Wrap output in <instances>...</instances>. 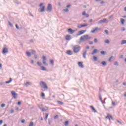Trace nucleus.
Listing matches in <instances>:
<instances>
[{
  "label": "nucleus",
  "instance_id": "nucleus-1",
  "mask_svg": "<svg viewBox=\"0 0 126 126\" xmlns=\"http://www.w3.org/2000/svg\"><path fill=\"white\" fill-rule=\"evenodd\" d=\"M90 39H91V37L89 36V35L85 34L80 37V41H87L90 40Z\"/></svg>",
  "mask_w": 126,
  "mask_h": 126
},
{
  "label": "nucleus",
  "instance_id": "nucleus-2",
  "mask_svg": "<svg viewBox=\"0 0 126 126\" xmlns=\"http://www.w3.org/2000/svg\"><path fill=\"white\" fill-rule=\"evenodd\" d=\"M80 49H81V47L79 45H76L73 46V50L75 54H77L80 51Z\"/></svg>",
  "mask_w": 126,
  "mask_h": 126
},
{
  "label": "nucleus",
  "instance_id": "nucleus-3",
  "mask_svg": "<svg viewBox=\"0 0 126 126\" xmlns=\"http://www.w3.org/2000/svg\"><path fill=\"white\" fill-rule=\"evenodd\" d=\"M39 84L41 88H43L45 90H47L48 89V86H47V84H46L45 82L41 81L40 82Z\"/></svg>",
  "mask_w": 126,
  "mask_h": 126
},
{
  "label": "nucleus",
  "instance_id": "nucleus-4",
  "mask_svg": "<svg viewBox=\"0 0 126 126\" xmlns=\"http://www.w3.org/2000/svg\"><path fill=\"white\" fill-rule=\"evenodd\" d=\"M42 60H43V63L45 66H48V63H47V58L45 56H42Z\"/></svg>",
  "mask_w": 126,
  "mask_h": 126
},
{
  "label": "nucleus",
  "instance_id": "nucleus-5",
  "mask_svg": "<svg viewBox=\"0 0 126 126\" xmlns=\"http://www.w3.org/2000/svg\"><path fill=\"white\" fill-rule=\"evenodd\" d=\"M52 9H53V7L52 6V4H49L47 6L46 11H47V12H52Z\"/></svg>",
  "mask_w": 126,
  "mask_h": 126
},
{
  "label": "nucleus",
  "instance_id": "nucleus-6",
  "mask_svg": "<svg viewBox=\"0 0 126 126\" xmlns=\"http://www.w3.org/2000/svg\"><path fill=\"white\" fill-rule=\"evenodd\" d=\"M102 23H108V20L107 19L104 18L98 22V24H102Z\"/></svg>",
  "mask_w": 126,
  "mask_h": 126
},
{
  "label": "nucleus",
  "instance_id": "nucleus-7",
  "mask_svg": "<svg viewBox=\"0 0 126 126\" xmlns=\"http://www.w3.org/2000/svg\"><path fill=\"white\" fill-rule=\"evenodd\" d=\"M67 32L69 34H73L75 32V30H72L71 28L68 29Z\"/></svg>",
  "mask_w": 126,
  "mask_h": 126
},
{
  "label": "nucleus",
  "instance_id": "nucleus-8",
  "mask_svg": "<svg viewBox=\"0 0 126 126\" xmlns=\"http://www.w3.org/2000/svg\"><path fill=\"white\" fill-rule=\"evenodd\" d=\"M86 30H81L78 32V33L77 34V36H80V35H82L85 33Z\"/></svg>",
  "mask_w": 126,
  "mask_h": 126
},
{
  "label": "nucleus",
  "instance_id": "nucleus-9",
  "mask_svg": "<svg viewBox=\"0 0 126 126\" xmlns=\"http://www.w3.org/2000/svg\"><path fill=\"white\" fill-rule=\"evenodd\" d=\"M12 96H13L14 99H17V97L16 96H17V94L16 93H15V92L14 91H12L11 92Z\"/></svg>",
  "mask_w": 126,
  "mask_h": 126
},
{
  "label": "nucleus",
  "instance_id": "nucleus-10",
  "mask_svg": "<svg viewBox=\"0 0 126 126\" xmlns=\"http://www.w3.org/2000/svg\"><path fill=\"white\" fill-rule=\"evenodd\" d=\"M106 119H108L109 121H111L112 120V121H114V118H113V116L112 115H110L109 114H107V116L105 117Z\"/></svg>",
  "mask_w": 126,
  "mask_h": 126
},
{
  "label": "nucleus",
  "instance_id": "nucleus-11",
  "mask_svg": "<svg viewBox=\"0 0 126 126\" xmlns=\"http://www.w3.org/2000/svg\"><path fill=\"white\" fill-rule=\"evenodd\" d=\"M40 110H41L42 112H46L49 110V107L45 106V108L39 107Z\"/></svg>",
  "mask_w": 126,
  "mask_h": 126
},
{
  "label": "nucleus",
  "instance_id": "nucleus-12",
  "mask_svg": "<svg viewBox=\"0 0 126 126\" xmlns=\"http://www.w3.org/2000/svg\"><path fill=\"white\" fill-rule=\"evenodd\" d=\"M2 54H6V53H8V48L6 47H4L2 49Z\"/></svg>",
  "mask_w": 126,
  "mask_h": 126
},
{
  "label": "nucleus",
  "instance_id": "nucleus-13",
  "mask_svg": "<svg viewBox=\"0 0 126 126\" xmlns=\"http://www.w3.org/2000/svg\"><path fill=\"white\" fill-rule=\"evenodd\" d=\"M86 26H88V24H80L77 26L78 28H82L83 27H85Z\"/></svg>",
  "mask_w": 126,
  "mask_h": 126
},
{
  "label": "nucleus",
  "instance_id": "nucleus-14",
  "mask_svg": "<svg viewBox=\"0 0 126 126\" xmlns=\"http://www.w3.org/2000/svg\"><path fill=\"white\" fill-rule=\"evenodd\" d=\"M83 63L80 62L78 63V64L79 65V66H80V67H81V68H83L84 67V65H83Z\"/></svg>",
  "mask_w": 126,
  "mask_h": 126
},
{
  "label": "nucleus",
  "instance_id": "nucleus-15",
  "mask_svg": "<svg viewBox=\"0 0 126 126\" xmlns=\"http://www.w3.org/2000/svg\"><path fill=\"white\" fill-rule=\"evenodd\" d=\"M99 100L101 102L102 104H105L106 102H105V101H103V100H102V96H101V94H99Z\"/></svg>",
  "mask_w": 126,
  "mask_h": 126
},
{
  "label": "nucleus",
  "instance_id": "nucleus-16",
  "mask_svg": "<svg viewBox=\"0 0 126 126\" xmlns=\"http://www.w3.org/2000/svg\"><path fill=\"white\" fill-rule=\"evenodd\" d=\"M70 39H71V37H70V35L69 34H67L66 35L65 40H66V41H69Z\"/></svg>",
  "mask_w": 126,
  "mask_h": 126
},
{
  "label": "nucleus",
  "instance_id": "nucleus-17",
  "mask_svg": "<svg viewBox=\"0 0 126 126\" xmlns=\"http://www.w3.org/2000/svg\"><path fill=\"white\" fill-rule=\"evenodd\" d=\"M98 30H100V29L98 28V27H96L94 29V30L91 31L92 33H95V32H97Z\"/></svg>",
  "mask_w": 126,
  "mask_h": 126
},
{
  "label": "nucleus",
  "instance_id": "nucleus-18",
  "mask_svg": "<svg viewBox=\"0 0 126 126\" xmlns=\"http://www.w3.org/2000/svg\"><path fill=\"white\" fill-rule=\"evenodd\" d=\"M90 108H92V110H93V112H94V113H97V110H96L93 106H91Z\"/></svg>",
  "mask_w": 126,
  "mask_h": 126
},
{
  "label": "nucleus",
  "instance_id": "nucleus-19",
  "mask_svg": "<svg viewBox=\"0 0 126 126\" xmlns=\"http://www.w3.org/2000/svg\"><path fill=\"white\" fill-rule=\"evenodd\" d=\"M39 9H40V12H44L45 11V6H42Z\"/></svg>",
  "mask_w": 126,
  "mask_h": 126
},
{
  "label": "nucleus",
  "instance_id": "nucleus-20",
  "mask_svg": "<svg viewBox=\"0 0 126 126\" xmlns=\"http://www.w3.org/2000/svg\"><path fill=\"white\" fill-rule=\"evenodd\" d=\"M66 54L69 55V56H71V55H72V52H71V50H68L66 52Z\"/></svg>",
  "mask_w": 126,
  "mask_h": 126
},
{
  "label": "nucleus",
  "instance_id": "nucleus-21",
  "mask_svg": "<svg viewBox=\"0 0 126 126\" xmlns=\"http://www.w3.org/2000/svg\"><path fill=\"white\" fill-rule=\"evenodd\" d=\"M11 81H12V78H9V80L8 81H6V82H5V83L6 84H9V83H10V82H11Z\"/></svg>",
  "mask_w": 126,
  "mask_h": 126
},
{
  "label": "nucleus",
  "instance_id": "nucleus-22",
  "mask_svg": "<svg viewBox=\"0 0 126 126\" xmlns=\"http://www.w3.org/2000/svg\"><path fill=\"white\" fill-rule=\"evenodd\" d=\"M98 52V50L97 49H94L93 52L92 53V55H94V54H97V52Z\"/></svg>",
  "mask_w": 126,
  "mask_h": 126
},
{
  "label": "nucleus",
  "instance_id": "nucleus-23",
  "mask_svg": "<svg viewBox=\"0 0 126 126\" xmlns=\"http://www.w3.org/2000/svg\"><path fill=\"white\" fill-rule=\"evenodd\" d=\"M101 63L103 66H106V65H107V62H106V61H102Z\"/></svg>",
  "mask_w": 126,
  "mask_h": 126
},
{
  "label": "nucleus",
  "instance_id": "nucleus-24",
  "mask_svg": "<svg viewBox=\"0 0 126 126\" xmlns=\"http://www.w3.org/2000/svg\"><path fill=\"white\" fill-rule=\"evenodd\" d=\"M41 70L46 71V70H47V68H46V67H45V66H41Z\"/></svg>",
  "mask_w": 126,
  "mask_h": 126
},
{
  "label": "nucleus",
  "instance_id": "nucleus-25",
  "mask_svg": "<svg viewBox=\"0 0 126 126\" xmlns=\"http://www.w3.org/2000/svg\"><path fill=\"white\" fill-rule=\"evenodd\" d=\"M120 20H121V24H122V25H124V24H125V19H123V18H121V19H120Z\"/></svg>",
  "mask_w": 126,
  "mask_h": 126
},
{
  "label": "nucleus",
  "instance_id": "nucleus-26",
  "mask_svg": "<svg viewBox=\"0 0 126 126\" xmlns=\"http://www.w3.org/2000/svg\"><path fill=\"white\" fill-rule=\"evenodd\" d=\"M14 2L16 3V4H20V3H21L20 2L18 1V0H14Z\"/></svg>",
  "mask_w": 126,
  "mask_h": 126
},
{
  "label": "nucleus",
  "instance_id": "nucleus-27",
  "mask_svg": "<svg viewBox=\"0 0 126 126\" xmlns=\"http://www.w3.org/2000/svg\"><path fill=\"white\" fill-rule=\"evenodd\" d=\"M125 44H126V40H122L121 45H125Z\"/></svg>",
  "mask_w": 126,
  "mask_h": 126
},
{
  "label": "nucleus",
  "instance_id": "nucleus-28",
  "mask_svg": "<svg viewBox=\"0 0 126 126\" xmlns=\"http://www.w3.org/2000/svg\"><path fill=\"white\" fill-rule=\"evenodd\" d=\"M26 54H27L28 57H31V53H30L29 51H27Z\"/></svg>",
  "mask_w": 126,
  "mask_h": 126
},
{
  "label": "nucleus",
  "instance_id": "nucleus-29",
  "mask_svg": "<svg viewBox=\"0 0 126 126\" xmlns=\"http://www.w3.org/2000/svg\"><path fill=\"white\" fill-rule=\"evenodd\" d=\"M86 54H87V51H85V52H84V53H83V58H84V59H86Z\"/></svg>",
  "mask_w": 126,
  "mask_h": 126
},
{
  "label": "nucleus",
  "instance_id": "nucleus-30",
  "mask_svg": "<svg viewBox=\"0 0 126 126\" xmlns=\"http://www.w3.org/2000/svg\"><path fill=\"white\" fill-rule=\"evenodd\" d=\"M93 59L94 62H97V61H98V58L96 56H94Z\"/></svg>",
  "mask_w": 126,
  "mask_h": 126
},
{
  "label": "nucleus",
  "instance_id": "nucleus-31",
  "mask_svg": "<svg viewBox=\"0 0 126 126\" xmlns=\"http://www.w3.org/2000/svg\"><path fill=\"white\" fill-rule=\"evenodd\" d=\"M68 124H69V121H66L64 122V126H68Z\"/></svg>",
  "mask_w": 126,
  "mask_h": 126
},
{
  "label": "nucleus",
  "instance_id": "nucleus-32",
  "mask_svg": "<svg viewBox=\"0 0 126 126\" xmlns=\"http://www.w3.org/2000/svg\"><path fill=\"white\" fill-rule=\"evenodd\" d=\"M50 63L53 66H54V61L52 59L50 60Z\"/></svg>",
  "mask_w": 126,
  "mask_h": 126
},
{
  "label": "nucleus",
  "instance_id": "nucleus-33",
  "mask_svg": "<svg viewBox=\"0 0 126 126\" xmlns=\"http://www.w3.org/2000/svg\"><path fill=\"white\" fill-rule=\"evenodd\" d=\"M112 59H114V57L113 56H111L108 60V62H112Z\"/></svg>",
  "mask_w": 126,
  "mask_h": 126
},
{
  "label": "nucleus",
  "instance_id": "nucleus-34",
  "mask_svg": "<svg viewBox=\"0 0 126 126\" xmlns=\"http://www.w3.org/2000/svg\"><path fill=\"white\" fill-rule=\"evenodd\" d=\"M100 54H101V55H106V52L104 51H101L100 52Z\"/></svg>",
  "mask_w": 126,
  "mask_h": 126
},
{
  "label": "nucleus",
  "instance_id": "nucleus-35",
  "mask_svg": "<svg viewBox=\"0 0 126 126\" xmlns=\"http://www.w3.org/2000/svg\"><path fill=\"white\" fill-rule=\"evenodd\" d=\"M34 126V122H31L30 123L29 126Z\"/></svg>",
  "mask_w": 126,
  "mask_h": 126
},
{
  "label": "nucleus",
  "instance_id": "nucleus-36",
  "mask_svg": "<svg viewBox=\"0 0 126 126\" xmlns=\"http://www.w3.org/2000/svg\"><path fill=\"white\" fill-rule=\"evenodd\" d=\"M57 102L58 103V104H59V105H63V101H58Z\"/></svg>",
  "mask_w": 126,
  "mask_h": 126
},
{
  "label": "nucleus",
  "instance_id": "nucleus-37",
  "mask_svg": "<svg viewBox=\"0 0 126 126\" xmlns=\"http://www.w3.org/2000/svg\"><path fill=\"white\" fill-rule=\"evenodd\" d=\"M114 65H116L117 66H118L119 65V62H115L114 63Z\"/></svg>",
  "mask_w": 126,
  "mask_h": 126
},
{
  "label": "nucleus",
  "instance_id": "nucleus-38",
  "mask_svg": "<svg viewBox=\"0 0 126 126\" xmlns=\"http://www.w3.org/2000/svg\"><path fill=\"white\" fill-rule=\"evenodd\" d=\"M104 43L106 44H110V40L109 39H107L106 41H104Z\"/></svg>",
  "mask_w": 126,
  "mask_h": 126
},
{
  "label": "nucleus",
  "instance_id": "nucleus-39",
  "mask_svg": "<svg viewBox=\"0 0 126 126\" xmlns=\"http://www.w3.org/2000/svg\"><path fill=\"white\" fill-rule=\"evenodd\" d=\"M94 43H95V44H97V43H98V39H97V38H94Z\"/></svg>",
  "mask_w": 126,
  "mask_h": 126
},
{
  "label": "nucleus",
  "instance_id": "nucleus-40",
  "mask_svg": "<svg viewBox=\"0 0 126 126\" xmlns=\"http://www.w3.org/2000/svg\"><path fill=\"white\" fill-rule=\"evenodd\" d=\"M37 64L38 65V66H40V67L42 66L41 65H42V63H41L37 62Z\"/></svg>",
  "mask_w": 126,
  "mask_h": 126
},
{
  "label": "nucleus",
  "instance_id": "nucleus-41",
  "mask_svg": "<svg viewBox=\"0 0 126 126\" xmlns=\"http://www.w3.org/2000/svg\"><path fill=\"white\" fill-rule=\"evenodd\" d=\"M8 24L10 26V27H13V25H12V24L11 23H10V22L8 21Z\"/></svg>",
  "mask_w": 126,
  "mask_h": 126
},
{
  "label": "nucleus",
  "instance_id": "nucleus-42",
  "mask_svg": "<svg viewBox=\"0 0 126 126\" xmlns=\"http://www.w3.org/2000/svg\"><path fill=\"white\" fill-rule=\"evenodd\" d=\"M30 82H27L26 84H25V85H26V86H28V85H30Z\"/></svg>",
  "mask_w": 126,
  "mask_h": 126
},
{
  "label": "nucleus",
  "instance_id": "nucleus-43",
  "mask_svg": "<svg viewBox=\"0 0 126 126\" xmlns=\"http://www.w3.org/2000/svg\"><path fill=\"white\" fill-rule=\"evenodd\" d=\"M0 106H1V108H4L5 107V104L2 103L1 104Z\"/></svg>",
  "mask_w": 126,
  "mask_h": 126
},
{
  "label": "nucleus",
  "instance_id": "nucleus-44",
  "mask_svg": "<svg viewBox=\"0 0 126 126\" xmlns=\"http://www.w3.org/2000/svg\"><path fill=\"white\" fill-rule=\"evenodd\" d=\"M104 32L106 33V34H107V35H109V31L106 30L104 31Z\"/></svg>",
  "mask_w": 126,
  "mask_h": 126
},
{
  "label": "nucleus",
  "instance_id": "nucleus-45",
  "mask_svg": "<svg viewBox=\"0 0 126 126\" xmlns=\"http://www.w3.org/2000/svg\"><path fill=\"white\" fill-rule=\"evenodd\" d=\"M32 54H33V55H35V54H36V51H35L34 50H32Z\"/></svg>",
  "mask_w": 126,
  "mask_h": 126
},
{
  "label": "nucleus",
  "instance_id": "nucleus-46",
  "mask_svg": "<svg viewBox=\"0 0 126 126\" xmlns=\"http://www.w3.org/2000/svg\"><path fill=\"white\" fill-rule=\"evenodd\" d=\"M51 123H52V120L49 119L48 120V124H49V126H51Z\"/></svg>",
  "mask_w": 126,
  "mask_h": 126
},
{
  "label": "nucleus",
  "instance_id": "nucleus-47",
  "mask_svg": "<svg viewBox=\"0 0 126 126\" xmlns=\"http://www.w3.org/2000/svg\"><path fill=\"white\" fill-rule=\"evenodd\" d=\"M63 11H64V12H68V9H63Z\"/></svg>",
  "mask_w": 126,
  "mask_h": 126
},
{
  "label": "nucleus",
  "instance_id": "nucleus-48",
  "mask_svg": "<svg viewBox=\"0 0 126 126\" xmlns=\"http://www.w3.org/2000/svg\"><path fill=\"white\" fill-rule=\"evenodd\" d=\"M58 118H59V115H56L54 117V120H57V119H58Z\"/></svg>",
  "mask_w": 126,
  "mask_h": 126
},
{
  "label": "nucleus",
  "instance_id": "nucleus-49",
  "mask_svg": "<svg viewBox=\"0 0 126 126\" xmlns=\"http://www.w3.org/2000/svg\"><path fill=\"white\" fill-rule=\"evenodd\" d=\"M41 97H45V93H41Z\"/></svg>",
  "mask_w": 126,
  "mask_h": 126
},
{
  "label": "nucleus",
  "instance_id": "nucleus-50",
  "mask_svg": "<svg viewBox=\"0 0 126 126\" xmlns=\"http://www.w3.org/2000/svg\"><path fill=\"white\" fill-rule=\"evenodd\" d=\"M121 30H122V31H126V28H125V27H122V28H121Z\"/></svg>",
  "mask_w": 126,
  "mask_h": 126
},
{
  "label": "nucleus",
  "instance_id": "nucleus-51",
  "mask_svg": "<svg viewBox=\"0 0 126 126\" xmlns=\"http://www.w3.org/2000/svg\"><path fill=\"white\" fill-rule=\"evenodd\" d=\"M15 27H16V28L18 30H19V27H18V25L16 24V25H15Z\"/></svg>",
  "mask_w": 126,
  "mask_h": 126
},
{
  "label": "nucleus",
  "instance_id": "nucleus-52",
  "mask_svg": "<svg viewBox=\"0 0 126 126\" xmlns=\"http://www.w3.org/2000/svg\"><path fill=\"white\" fill-rule=\"evenodd\" d=\"M48 117H49V113H47L45 116V120H47Z\"/></svg>",
  "mask_w": 126,
  "mask_h": 126
},
{
  "label": "nucleus",
  "instance_id": "nucleus-53",
  "mask_svg": "<svg viewBox=\"0 0 126 126\" xmlns=\"http://www.w3.org/2000/svg\"><path fill=\"white\" fill-rule=\"evenodd\" d=\"M114 17V15H110L109 17H108V18H109V19H111V18H112V17Z\"/></svg>",
  "mask_w": 126,
  "mask_h": 126
},
{
  "label": "nucleus",
  "instance_id": "nucleus-54",
  "mask_svg": "<svg viewBox=\"0 0 126 126\" xmlns=\"http://www.w3.org/2000/svg\"><path fill=\"white\" fill-rule=\"evenodd\" d=\"M71 6V4H68L66 6L67 8H69Z\"/></svg>",
  "mask_w": 126,
  "mask_h": 126
},
{
  "label": "nucleus",
  "instance_id": "nucleus-55",
  "mask_svg": "<svg viewBox=\"0 0 126 126\" xmlns=\"http://www.w3.org/2000/svg\"><path fill=\"white\" fill-rule=\"evenodd\" d=\"M112 104L113 106H116V103H115V102L112 101Z\"/></svg>",
  "mask_w": 126,
  "mask_h": 126
},
{
  "label": "nucleus",
  "instance_id": "nucleus-56",
  "mask_svg": "<svg viewBox=\"0 0 126 126\" xmlns=\"http://www.w3.org/2000/svg\"><path fill=\"white\" fill-rule=\"evenodd\" d=\"M21 123H22V124H24V123H25V120L23 119V120L21 121Z\"/></svg>",
  "mask_w": 126,
  "mask_h": 126
},
{
  "label": "nucleus",
  "instance_id": "nucleus-57",
  "mask_svg": "<svg viewBox=\"0 0 126 126\" xmlns=\"http://www.w3.org/2000/svg\"><path fill=\"white\" fill-rule=\"evenodd\" d=\"M86 12L85 11H84L83 13H82V15L84 16V15H86Z\"/></svg>",
  "mask_w": 126,
  "mask_h": 126
},
{
  "label": "nucleus",
  "instance_id": "nucleus-58",
  "mask_svg": "<svg viewBox=\"0 0 126 126\" xmlns=\"http://www.w3.org/2000/svg\"><path fill=\"white\" fill-rule=\"evenodd\" d=\"M86 48L87 49V50H89L90 49V47L89 46H87Z\"/></svg>",
  "mask_w": 126,
  "mask_h": 126
},
{
  "label": "nucleus",
  "instance_id": "nucleus-59",
  "mask_svg": "<svg viewBox=\"0 0 126 126\" xmlns=\"http://www.w3.org/2000/svg\"><path fill=\"white\" fill-rule=\"evenodd\" d=\"M18 105L19 106H20V105H21V101H18Z\"/></svg>",
  "mask_w": 126,
  "mask_h": 126
},
{
  "label": "nucleus",
  "instance_id": "nucleus-60",
  "mask_svg": "<svg viewBox=\"0 0 126 126\" xmlns=\"http://www.w3.org/2000/svg\"><path fill=\"white\" fill-rule=\"evenodd\" d=\"M89 44L90 45H93V41H90L89 42Z\"/></svg>",
  "mask_w": 126,
  "mask_h": 126
},
{
  "label": "nucleus",
  "instance_id": "nucleus-61",
  "mask_svg": "<svg viewBox=\"0 0 126 126\" xmlns=\"http://www.w3.org/2000/svg\"><path fill=\"white\" fill-rule=\"evenodd\" d=\"M2 123H3V121H2V120H0V125H2Z\"/></svg>",
  "mask_w": 126,
  "mask_h": 126
},
{
  "label": "nucleus",
  "instance_id": "nucleus-62",
  "mask_svg": "<svg viewBox=\"0 0 126 126\" xmlns=\"http://www.w3.org/2000/svg\"><path fill=\"white\" fill-rule=\"evenodd\" d=\"M104 3H105V1H101L100 2V4H104Z\"/></svg>",
  "mask_w": 126,
  "mask_h": 126
},
{
  "label": "nucleus",
  "instance_id": "nucleus-63",
  "mask_svg": "<svg viewBox=\"0 0 126 126\" xmlns=\"http://www.w3.org/2000/svg\"><path fill=\"white\" fill-rule=\"evenodd\" d=\"M117 123H119V124H120V125H122V122H121L120 121L117 120Z\"/></svg>",
  "mask_w": 126,
  "mask_h": 126
},
{
  "label": "nucleus",
  "instance_id": "nucleus-64",
  "mask_svg": "<svg viewBox=\"0 0 126 126\" xmlns=\"http://www.w3.org/2000/svg\"><path fill=\"white\" fill-rule=\"evenodd\" d=\"M4 84V83H3V82H1L0 83V85H3Z\"/></svg>",
  "mask_w": 126,
  "mask_h": 126
}]
</instances>
